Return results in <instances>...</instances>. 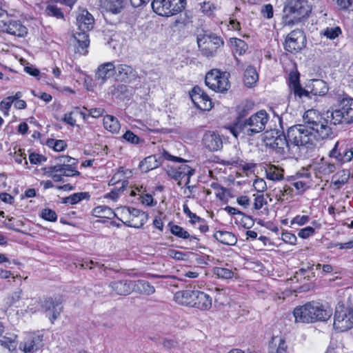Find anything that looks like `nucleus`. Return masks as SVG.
Wrapping results in <instances>:
<instances>
[{
    "mask_svg": "<svg viewBox=\"0 0 353 353\" xmlns=\"http://www.w3.org/2000/svg\"><path fill=\"white\" fill-rule=\"evenodd\" d=\"M90 195L88 192H77L63 199V203L70 205H74L81 201L85 199L89 200Z\"/></svg>",
    "mask_w": 353,
    "mask_h": 353,
    "instance_id": "nucleus-39",
    "label": "nucleus"
},
{
    "mask_svg": "<svg viewBox=\"0 0 353 353\" xmlns=\"http://www.w3.org/2000/svg\"><path fill=\"white\" fill-rule=\"evenodd\" d=\"M263 141L265 145L275 151L280 155L287 154L290 141L283 132L278 130H272L265 132Z\"/></svg>",
    "mask_w": 353,
    "mask_h": 353,
    "instance_id": "nucleus-6",
    "label": "nucleus"
},
{
    "mask_svg": "<svg viewBox=\"0 0 353 353\" xmlns=\"http://www.w3.org/2000/svg\"><path fill=\"white\" fill-rule=\"evenodd\" d=\"M12 103V99L9 97H6L0 102V110L3 111L5 116L9 115V110Z\"/></svg>",
    "mask_w": 353,
    "mask_h": 353,
    "instance_id": "nucleus-51",
    "label": "nucleus"
},
{
    "mask_svg": "<svg viewBox=\"0 0 353 353\" xmlns=\"http://www.w3.org/2000/svg\"><path fill=\"white\" fill-rule=\"evenodd\" d=\"M131 280H117L111 281L109 283V288L111 289V294L127 296L132 292Z\"/></svg>",
    "mask_w": 353,
    "mask_h": 353,
    "instance_id": "nucleus-17",
    "label": "nucleus"
},
{
    "mask_svg": "<svg viewBox=\"0 0 353 353\" xmlns=\"http://www.w3.org/2000/svg\"><path fill=\"white\" fill-rule=\"evenodd\" d=\"M196 290H182L174 294V301L182 305L193 307Z\"/></svg>",
    "mask_w": 353,
    "mask_h": 353,
    "instance_id": "nucleus-19",
    "label": "nucleus"
},
{
    "mask_svg": "<svg viewBox=\"0 0 353 353\" xmlns=\"http://www.w3.org/2000/svg\"><path fill=\"white\" fill-rule=\"evenodd\" d=\"M93 214L97 217L111 219L114 216V211L105 205H99L93 209Z\"/></svg>",
    "mask_w": 353,
    "mask_h": 353,
    "instance_id": "nucleus-40",
    "label": "nucleus"
},
{
    "mask_svg": "<svg viewBox=\"0 0 353 353\" xmlns=\"http://www.w3.org/2000/svg\"><path fill=\"white\" fill-rule=\"evenodd\" d=\"M299 77V73L297 71H292L290 72L288 77L289 89L293 88L294 85L300 84Z\"/></svg>",
    "mask_w": 353,
    "mask_h": 353,
    "instance_id": "nucleus-55",
    "label": "nucleus"
},
{
    "mask_svg": "<svg viewBox=\"0 0 353 353\" xmlns=\"http://www.w3.org/2000/svg\"><path fill=\"white\" fill-rule=\"evenodd\" d=\"M293 314L296 322L309 323L316 321H326L332 316V310L327 305L312 301L296 307L294 310Z\"/></svg>",
    "mask_w": 353,
    "mask_h": 353,
    "instance_id": "nucleus-2",
    "label": "nucleus"
},
{
    "mask_svg": "<svg viewBox=\"0 0 353 353\" xmlns=\"http://www.w3.org/2000/svg\"><path fill=\"white\" fill-rule=\"evenodd\" d=\"M128 0H105V6L107 10L113 14L121 12Z\"/></svg>",
    "mask_w": 353,
    "mask_h": 353,
    "instance_id": "nucleus-34",
    "label": "nucleus"
},
{
    "mask_svg": "<svg viewBox=\"0 0 353 353\" xmlns=\"http://www.w3.org/2000/svg\"><path fill=\"white\" fill-rule=\"evenodd\" d=\"M0 28L3 32L20 37L25 36L27 33V28L19 21H2Z\"/></svg>",
    "mask_w": 353,
    "mask_h": 353,
    "instance_id": "nucleus-15",
    "label": "nucleus"
},
{
    "mask_svg": "<svg viewBox=\"0 0 353 353\" xmlns=\"http://www.w3.org/2000/svg\"><path fill=\"white\" fill-rule=\"evenodd\" d=\"M167 255L177 261H185L188 258V254L174 249H169Z\"/></svg>",
    "mask_w": 353,
    "mask_h": 353,
    "instance_id": "nucleus-48",
    "label": "nucleus"
},
{
    "mask_svg": "<svg viewBox=\"0 0 353 353\" xmlns=\"http://www.w3.org/2000/svg\"><path fill=\"white\" fill-rule=\"evenodd\" d=\"M329 157L340 164L350 162L353 158V147L345 141H337L330 151Z\"/></svg>",
    "mask_w": 353,
    "mask_h": 353,
    "instance_id": "nucleus-11",
    "label": "nucleus"
},
{
    "mask_svg": "<svg viewBox=\"0 0 353 353\" xmlns=\"http://www.w3.org/2000/svg\"><path fill=\"white\" fill-rule=\"evenodd\" d=\"M291 185L296 189L297 194L303 193L309 188L307 183L302 181H291Z\"/></svg>",
    "mask_w": 353,
    "mask_h": 353,
    "instance_id": "nucleus-63",
    "label": "nucleus"
},
{
    "mask_svg": "<svg viewBox=\"0 0 353 353\" xmlns=\"http://www.w3.org/2000/svg\"><path fill=\"white\" fill-rule=\"evenodd\" d=\"M161 157V160L163 161V159L171 161L173 162H179V163H185L186 161L181 157H178L176 156H173L170 154H169L167 151L163 150L161 154L160 155Z\"/></svg>",
    "mask_w": 353,
    "mask_h": 353,
    "instance_id": "nucleus-61",
    "label": "nucleus"
},
{
    "mask_svg": "<svg viewBox=\"0 0 353 353\" xmlns=\"http://www.w3.org/2000/svg\"><path fill=\"white\" fill-rule=\"evenodd\" d=\"M132 292L141 294L151 295L154 293L155 288L145 280L132 281Z\"/></svg>",
    "mask_w": 353,
    "mask_h": 353,
    "instance_id": "nucleus-24",
    "label": "nucleus"
},
{
    "mask_svg": "<svg viewBox=\"0 0 353 353\" xmlns=\"http://www.w3.org/2000/svg\"><path fill=\"white\" fill-rule=\"evenodd\" d=\"M162 164L161 157L157 155H151L145 158L139 163V168L143 172L147 173Z\"/></svg>",
    "mask_w": 353,
    "mask_h": 353,
    "instance_id": "nucleus-25",
    "label": "nucleus"
},
{
    "mask_svg": "<svg viewBox=\"0 0 353 353\" xmlns=\"http://www.w3.org/2000/svg\"><path fill=\"white\" fill-rule=\"evenodd\" d=\"M212 300L208 294L196 290L193 307L200 310H209L212 307Z\"/></svg>",
    "mask_w": 353,
    "mask_h": 353,
    "instance_id": "nucleus-20",
    "label": "nucleus"
},
{
    "mask_svg": "<svg viewBox=\"0 0 353 353\" xmlns=\"http://www.w3.org/2000/svg\"><path fill=\"white\" fill-rule=\"evenodd\" d=\"M307 88L310 89L309 92L314 95L323 96L328 91L327 83L321 79H312Z\"/></svg>",
    "mask_w": 353,
    "mask_h": 353,
    "instance_id": "nucleus-26",
    "label": "nucleus"
},
{
    "mask_svg": "<svg viewBox=\"0 0 353 353\" xmlns=\"http://www.w3.org/2000/svg\"><path fill=\"white\" fill-rule=\"evenodd\" d=\"M148 218V214L139 209L132 208L129 222H128L126 226L140 228L146 223Z\"/></svg>",
    "mask_w": 353,
    "mask_h": 353,
    "instance_id": "nucleus-18",
    "label": "nucleus"
},
{
    "mask_svg": "<svg viewBox=\"0 0 353 353\" xmlns=\"http://www.w3.org/2000/svg\"><path fill=\"white\" fill-rule=\"evenodd\" d=\"M183 212L190 219V222L192 223H195L196 222H203V219L200 218L196 214L192 212L187 205H183Z\"/></svg>",
    "mask_w": 353,
    "mask_h": 353,
    "instance_id": "nucleus-58",
    "label": "nucleus"
},
{
    "mask_svg": "<svg viewBox=\"0 0 353 353\" xmlns=\"http://www.w3.org/2000/svg\"><path fill=\"white\" fill-rule=\"evenodd\" d=\"M254 107V103L251 101H244L241 103L236 108L237 113V121H244V118L246 117L249 113L252 110Z\"/></svg>",
    "mask_w": 353,
    "mask_h": 353,
    "instance_id": "nucleus-29",
    "label": "nucleus"
},
{
    "mask_svg": "<svg viewBox=\"0 0 353 353\" xmlns=\"http://www.w3.org/2000/svg\"><path fill=\"white\" fill-rule=\"evenodd\" d=\"M334 327L339 332H345L353 327V310L339 305L336 307Z\"/></svg>",
    "mask_w": 353,
    "mask_h": 353,
    "instance_id": "nucleus-9",
    "label": "nucleus"
},
{
    "mask_svg": "<svg viewBox=\"0 0 353 353\" xmlns=\"http://www.w3.org/2000/svg\"><path fill=\"white\" fill-rule=\"evenodd\" d=\"M171 0H152L151 6L153 11L160 16H172Z\"/></svg>",
    "mask_w": 353,
    "mask_h": 353,
    "instance_id": "nucleus-21",
    "label": "nucleus"
},
{
    "mask_svg": "<svg viewBox=\"0 0 353 353\" xmlns=\"http://www.w3.org/2000/svg\"><path fill=\"white\" fill-rule=\"evenodd\" d=\"M214 237L220 243L228 245H234L237 242L235 235L227 231H216Z\"/></svg>",
    "mask_w": 353,
    "mask_h": 353,
    "instance_id": "nucleus-27",
    "label": "nucleus"
},
{
    "mask_svg": "<svg viewBox=\"0 0 353 353\" xmlns=\"http://www.w3.org/2000/svg\"><path fill=\"white\" fill-rule=\"evenodd\" d=\"M176 169L182 179H183L185 175L192 176L194 174V170L185 163H183L176 168Z\"/></svg>",
    "mask_w": 353,
    "mask_h": 353,
    "instance_id": "nucleus-52",
    "label": "nucleus"
},
{
    "mask_svg": "<svg viewBox=\"0 0 353 353\" xmlns=\"http://www.w3.org/2000/svg\"><path fill=\"white\" fill-rule=\"evenodd\" d=\"M261 14L266 19H272L274 16L273 6L268 3L263 6L261 8Z\"/></svg>",
    "mask_w": 353,
    "mask_h": 353,
    "instance_id": "nucleus-62",
    "label": "nucleus"
},
{
    "mask_svg": "<svg viewBox=\"0 0 353 353\" xmlns=\"http://www.w3.org/2000/svg\"><path fill=\"white\" fill-rule=\"evenodd\" d=\"M327 118H330V121L327 119H326V120L328 121L329 125L332 124L334 125L341 123L346 124V118L345 117L342 108L332 112L330 113V116L327 115ZM324 119H325V118ZM330 127L331 128V126Z\"/></svg>",
    "mask_w": 353,
    "mask_h": 353,
    "instance_id": "nucleus-35",
    "label": "nucleus"
},
{
    "mask_svg": "<svg viewBox=\"0 0 353 353\" xmlns=\"http://www.w3.org/2000/svg\"><path fill=\"white\" fill-rule=\"evenodd\" d=\"M43 336L37 332L26 333L19 348L24 353H35L43 346Z\"/></svg>",
    "mask_w": 353,
    "mask_h": 353,
    "instance_id": "nucleus-12",
    "label": "nucleus"
},
{
    "mask_svg": "<svg viewBox=\"0 0 353 353\" xmlns=\"http://www.w3.org/2000/svg\"><path fill=\"white\" fill-rule=\"evenodd\" d=\"M115 65L113 62H107L99 66L96 73V78L101 83H104L108 79L114 74Z\"/></svg>",
    "mask_w": 353,
    "mask_h": 353,
    "instance_id": "nucleus-22",
    "label": "nucleus"
},
{
    "mask_svg": "<svg viewBox=\"0 0 353 353\" xmlns=\"http://www.w3.org/2000/svg\"><path fill=\"white\" fill-rule=\"evenodd\" d=\"M229 75L228 72H222L214 69L206 74L205 82L211 90L218 92H225L230 87Z\"/></svg>",
    "mask_w": 353,
    "mask_h": 353,
    "instance_id": "nucleus-8",
    "label": "nucleus"
},
{
    "mask_svg": "<svg viewBox=\"0 0 353 353\" xmlns=\"http://www.w3.org/2000/svg\"><path fill=\"white\" fill-rule=\"evenodd\" d=\"M103 126L112 133H118L121 128L117 118L110 114H107L103 117Z\"/></svg>",
    "mask_w": 353,
    "mask_h": 353,
    "instance_id": "nucleus-31",
    "label": "nucleus"
},
{
    "mask_svg": "<svg viewBox=\"0 0 353 353\" xmlns=\"http://www.w3.org/2000/svg\"><path fill=\"white\" fill-rule=\"evenodd\" d=\"M258 80V74L256 69L250 65L248 66L244 72V82L248 87H251Z\"/></svg>",
    "mask_w": 353,
    "mask_h": 353,
    "instance_id": "nucleus-37",
    "label": "nucleus"
},
{
    "mask_svg": "<svg viewBox=\"0 0 353 353\" xmlns=\"http://www.w3.org/2000/svg\"><path fill=\"white\" fill-rule=\"evenodd\" d=\"M306 45V37L303 30L295 29L291 31L286 37L284 48L290 53H296L301 51Z\"/></svg>",
    "mask_w": 353,
    "mask_h": 353,
    "instance_id": "nucleus-10",
    "label": "nucleus"
},
{
    "mask_svg": "<svg viewBox=\"0 0 353 353\" xmlns=\"http://www.w3.org/2000/svg\"><path fill=\"white\" fill-rule=\"evenodd\" d=\"M315 230L311 226H307L304 228L301 229L298 232V236L303 239H306L310 236L314 235Z\"/></svg>",
    "mask_w": 353,
    "mask_h": 353,
    "instance_id": "nucleus-57",
    "label": "nucleus"
},
{
    "mask_svg": "<svg viewBox=\"0 0 353 353\" xmlns=\"http://www.w3.org/2000/svg\"><path fill=\"white\" fill-rule=\"evenodd\" d=\"M60 168V171H59L61 176H79L80 172L75 170V168L72 166V165H57Z\"/></svg>",
    "mask_w": 353,
    "mask_h": 353,
    "instance_id": "nucleus-44",
    "label": "nucleus"
},
{
    "mask_svg": "<svg viewBox=\"0 0 353 353\" xmlns=\"http://www.w3.org/2000/svg\"><path fill=\"white\" fill-rule=\"evenodd\" d=\"M197 43L201 53L207 57H213L217 50L223 46V39L214 34H200L197 37Z\"/></svg>",
    "mask_w": 353,
    "mask_h": 353,
    "instance_id": "nucleus-7",
    "label": "nucleus"
},
{
    "mask_svg": "<svg viewBox=\"0 0 353 353\" xmlns=\"http://www.w3.org/2000/svg\"><path fill=\"white\" fill-rule=\"evenodd\" d=\"M312 6L307 0H287L284 3L281 23L283 26L292 27L307 19Z\"/></svg>",
    "mask_w": 353,
    "mask_h": 353,
    "instance_id": "nucleus-3",
    "label": "nucleus"
},
{
    "mask_svg": "<svg viewBox=\"0 0 353 353\" xmlns=\"http://www.w3.org/2000/svg\"><path fill=\"white\" fill-rule=\"evenodd\" d=\"M310 220L307 215H297L291 220V225L302 226L307 224Z\"/></svg>",
    "mask_w": 353,
    "mask_h": 353,
    "instance_id": "nucleus-53",
    "label": "nucleus"
},
{
    "mask_svg": "<svg viewBox=\"0 0 353 353\" xmlns=\"http://www.w3.org/2000/svg\"><path fill=\"white\" fill-rule=\"evenodd\" d=\"M230 43L232 46L234 47V54H238L239 56L243 54L248 49L247 43L240 39L237 38H231Z\"/></svg>",
    "mask_w": 353,
    "mask_h": 353,
    "instance_id": "nucleus-41",
    "label": "nucleus"
},
{
    "mask_svg": "<svg viewBox=\"0 0 353 353\" xmlns=\"http://www.w3.org/2000/svg\"><path fill=\"white\" fill-rule=\"evenodd\" d=\"M341 32V29L339 27L327 28L325 30L324 35L328 39H334L336 38Z\"/></svg>",
    "mask_w": 353,
    "mask_h": 353,
    "instance_id": "nucleus-60",
    "label": "nucleus"
},
{
    "mask_svg": "<svg viewBox=\"0 0 353 353\" xmlns=\"http://www.w3.org/2000/svg\"><path fill=\"white\" fill-rule=\"evenodd\" d=\"M290 93L293 94L294 97H299V98L309 97L310 92L307 90L303 88L301 84L294 85L293 88L290 89Z\"/></svg>",
    "mask_w": 353,
    "mask_h": 353,
    "instance_id": "nucleus-49",
    "label": "nucleus"
},
{
    "mask_svg": "<svg viewBox=\"0 0 353 353\" xmlns=\"http://www.w3.org/2000/svg\"><path fill=\"white\" fill-rule=\"evenodd\" d=\"M17 336L14 334H6L0 339V345L10 352L14 351L17 347Z\"/></svg>",
    "mask_w": 353,
    "mask_h": 353,
    "instance_id": "nucleus-32",
    "label": "nucleus"
},
{
    "mask_svg": "<svg viewBox=\"0 0 353 353\" xmlns=\"http://www.w3.org/2000/svg\"><path fill=\"white\" fill-rule=\"evenodd\" d=\"M123 138L128 142L132 144H139L140 139L134 134L132 131L127 130L123 135Z\"/></svg>",
    "mask_w": 353,
    "mask_h": 353,
    "instance_id": "nucleus-56",
    "label": "nucleus"
},
{
    "mask_svg": "<svg viewBox=\"0 0 353 353\" xmlns=\"http://www.w3.org/2000/svg\"><path fill=\"white\" fill-rule=\"evenodd\" d=\"M281 239L286 243H289L290 245H296L297 241V238L295 234L289 232H285L281 234Z\"/></svg>",
    "mask_w": 353,
    "mask_h": 353,
    "instance_id": "nucleus-59",
    "label": "nucleus"
},
{
    "mask_svg": "<svg viewBox=\"0 0 353 353\" xmlns=\"http://www.w3.org/2000/svg\"><path fill=\"white\" fill-rule=\"evenodd\" d=\"M63 299L61 296L55 298H48L46 299L42 303V307L48 312L50 320L53 323L56 319H58L61 312H62Z\"/></svg>",
    "mask_w": 353,
    "mask_h": 353,
    "instance_id": "nucleus-14",
    "label": "nucleus"
},
{
    "mask_svg": "<svg viewBox=\"0 0 353 353\" xmlns=\"http://www.w3.org/2000/svg\"><path fill=\"white\" fill-rule=\"evenodd\" d=\"M41 217L49 221H56L57 219V215L56 212L51 209H44L41 212Z\"/></svg>",
    "mask_w": 353,
    "mask_h": 353,
    "instance_id": "nucleus-54",
    "label": "nucleus"
},
{
    "mask_svg": "<svg viewBox=\"0 0 353 353\" xmlns=\"http://www.w3.org/2000/svg\"><path fill=\"white\" fill-rule=\"evenodd\" d=\"M303 121L304 125H295L288 130L287 137L294 146L308 148L332 134L328 121L315 110H307L303 114Z\"/></svg>",
    "mask_w": 353,
    "mask_h": 353,
    "instance_id": "nucleus-1",
    "label": "nucleus"
},
{
    "mask_svg": "<svg viewBox=\"0 0 353 353\" xmlns=\"http://www.w3.org/2000/svg\"><path fill=\"white\" fill-rule=\"evenodd\" d=\"M314 265H307L305 268H301L295 273L294 277L297 280L310 281L311 278L314 277V272H313Z\"/></svg>",
    "mask_w": 353,
    "mask_h": 353,
    "instance_id": "nucleus-38",
    "label": "nucleus"
},
{
    "mask_svg": "<svg viewBox=\"0 0 353 353\" xmlns=\"http://www.w3.org/2000/svg\"><path fill=\"white\" fill-rule=\"evenodd\" d=\"M190 95L193 103L198 109L206 111L212 108V103L210 98L200 87H194Z\"/></svg>",
    "mask_w": 353,
    "mask_h": 353,
    "instance_id": "nucleus-13",
    "label": "nucleus"
},
{
    "mask_svg": "<svg viewBox=\"0 0 353 353\" xmlns=\"http://www.w3.org/2000/svg\"><path fill=\"white\" fill-rule=\"evenodd\" d=\"M77 25L78 31L74 33V37L78 43L77 51L80 54H85L90 45L88 32L92 30L94 27V17L87 10H83L77 16Z\"/></svg>",
    "mask_w": 353,
    "mask_h": 353,
    "instance_id": "nucleus-5",
    "label": "nucleus"
},
{
    "mask_svg": "<svg viewBox=\"0 0 353 353\" xmlns=\"http://www.w3.org/2000/svg\"><path fill=\"white\" fill-rule=\"evenodd\" d=\"M269 120V115L264 110H259L244 121H239L232 130L234 137L239 133L245 136L253 137L263 132Z\"/></svg>",
    "mask_w": 353,
    "mask_h": 353,
    "instance_id": "nucleus-4",
    "label": "nucleus"
},
{
    "mask_svg": "<svg viewBox=\"0 0 353 353\" xmlns=\"http://www.w3.org/2000/svg\"><path fill=\"white\" fill-rule=\"evenodd\" d=\"M48 145L52 146L54 150L57 152L64 150L67 146L66 143L63 140L50 139L48 141Z\"/></svg>",
    "mask_w": 353,
    "mask_h": 353,
    "instance_id": "nucleus-50",
    "label": "nucleus"
},
{
    "mask_svg": "<svg viewBox=\"0 0 353 353\" xmlns=\"http://www.w3.org/2000/svg\"><path fill=\"white\" fill-rule=\"evenodd\" d=\"M45 13L49 17H54L57 19L64 18V14L61 10L54 4H48L46 8Z\"/></svg>",
    "mask_w": 353,
    "mask_h": 353,
    "instance_id": "nucleus-45",
    "label": "nucleus"
},
{
    "mask_svg": "<svg viewBox=\"0 0 353 353\" xmlns=\"http://www.w3.org/2000/svg\"><path fill=\"white\" fill-rule=\"evenodd\" d=\"M336 170V166L335 163L329 161H322V162L320 163L318 166L319 173L324 176L329 175L334 172Z\"/></svg>",
    "mask_w": 353,
    "mask_h": 353,
    "instance_id": "nucleus-43",
    "label": "nucleus"
},
{
    "mask_svg": "<svg viewBox=\"0 0 353 353\" xmlns=\"http://www.w3.org/2000/svg\"><path fill=\"white\" fill-rule=\"evenodd\" d=\"M132 210V208L123 206L116 208L114 211L113 217H116L120 220L125 225L129 222L130 213Z\"/></svg>",
    "mask_w": 353,
    "mask_h": 353,
    "instance_id": "nucleus-33",
    "label": "nucleus"
},
{
    "mask_svg": "<svg viewBox=\"0 0 353 353\" xmlns=\"http://www.w3.org/2000/svg\"><path fill=\"white\" fill-rule=\"evenodd\" d=\"M265 176L268 179L279 181L283 179V170L274 165H266L265 167Z\"/></svg>",
    "mask_w": 353,
    "mask_h": 353,
    "instance_id": "nucleus-30",
    "label": "nucleus"
},
{
    "mask_svg": "<svg viewBox=\"0 0 353 353\" xmlns=\"http://www.w3.org/2000/svg\"><path fill=\"white\" fill-rule=\"evenodd\" d=\"M171 233L181 239H189L190 243H195L197 244L199 239H197L195 236H190L189 232L185 230L182 227L178 225H173L170 228Z\"/></svg>",
    "mask_w": 353,
    "mask_h": 353,
    "instance_id": "nucleus-28",
    "label": "nucleus"
},
{
    "mask_svg": "<svg viewBox=\"0 0 353 353\" xmlns=\"http://www.w3.org/2000/svg\"><path fill=\"white\" fill-rule=\"evenodd\" d=\"M275 339H272V341L270 343L269 345V353H288L287 348L288 346L285 343V341L283 339H279V345H276L274 343Z\"/></svg>",
    "mask_w": 353,
    "mask_h": 353,
    "instance_id": "nucleus-42",
    "label": "nucleus"
},
{
    "mask_svg": "<svg viewBox=\"0 0 353 353\" xmlns=\"http://www.w3.org/2000/svg\"><path fill=\"white\" fill-rule=\"evenodd\" d=\"M202 141L205 148L210 151H217L223 147L221 137L214 131L206 132L203 137Z\"/></svg>",
    "mask_w": 353,
    "mask_h": 353,
    "instance_id": "nucleus-16",
    "label": "nucleus"
},
{
    "mask_svg": "<svg viewBox=\"0 0 353 353\" xmlns=\"http://www.w3.org/2000/svg\"><path fill=\"white\" fill-rule=\"evenodd\" d=\"M170 1V8L174 10V12L172 10V16L181 12L185 8L186 0H171Z\"/></svg>",
    "mask_w": 353,
    "mask_h": 353,
    "instance_id": "nucleus-47",
    "label": "nucleus"
},
{
    "mask_svg": "<svg viewBox=\"0 0 353 353\" xmlns=\"http://www.w3.org/2000/svg\"><path fill=\"white\" fill-rule=\"evenodd\" d=\"M168 175L175 181H180L182 179L180 173L178 172L176 168L168 167L166 170Z\"/></svg>",
    "mask_w": 353,
    "mask_h": 353,
    "instance_id": "nucleus-64",
    "label": "nucleus"
},
{
    "mask_svg": "<svg viewBox=\"0 0 353 353\" xmlns=\"http://www.w3.org/2000/svg\"><path fill=\"white\" fill-rule=\"evenodd\" d=\"M341 108L346 118V124L353 123V99L343 100Z\"/></svg>",
    "mask_w": 353,
    "mask_h": 353,
    "instance_id": "nucleus-36",
    "label": "nucleus"
},
{
    "mask_svg": "<svg viewBox=\"0 0 353 353\" xmlns=\"http://www.w3.org/2000/svg\"><path fill=\"white\" fill-rule=\"evenodd\" d=\"M214 274L219 278L224 279H231L234 276V272L231 270L221 267H216L214 269Z\"/></svg>",
    "mask_w": 353,
    "mask_h": 353,
    "instance_id": "nucleus-46",
    "label": "nucleus"
},
{
    "mask_svg": "<svg viewBox=\"0 0 353 353\" xmlns=\"http://www.w3.org/2000/svg\"><path fill=\"white\" fill-rule=\"evenodd\" d=\"M114 73L121 81H132L137 77V72L131 66L125 64H119L115 66Z\"/></svg>",
    "mask_w": 353,
    "mask_h": 353,
    "instance_id": "nucleus-23",
    "label": "nucleus"
}]
</instances>
